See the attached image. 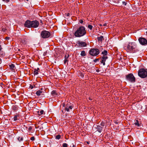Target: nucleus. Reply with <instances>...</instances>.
I'll use <instances>...</instances> for the list:
<instances>
[{
  "label": "nucleus",
  "mask_w": 147,
  "mask_h": 147,
  "mask_svg": "<svg viewBox=\"0 0 147 147\" xmlns=\"http://www.w3.org/2000/svg\"><path fill=\"white\" fill-rule=\"evenodd\" d=\"M44 93V92H42L41 91L39 90L36 92V94L37 96H40L41 95H44V94H43V93Z\"/></svg>",
  "instance_id": "obj_14"
},
{
  "label": "nucleus",
  "mask_w": 147,
  "mask_h": 147,
  "mask_svg": "<svg viewBox=\"0 0 147 147\" xmlns=\"http://www.w3.org/2000/svg\"><path fill=\"white\" fill-rule=\"evenodd\" d=\"M9 37H5V39L6 40H9Z\"/></svg>",
  "instance_id": "obj_41"
},
{
  "label": "nucleus",
  "mask_w": 147,
  "mask_h": 147,
  "mask_svg": "<svg viewBox=\"0 0 147 147\" xmlns=\"http://www.w3.org/2000/svg\"><path fill=\"white\" fill-rule=\"evenodd\" d=\"M81 55L83 57L86 56V54L84 51H81Z\"/></svg>",
  "instance_id": "obj_22"
},
{
  "label": "nucleus",
  "mask_w": 147,
  "mask_h": 147,
  "mask_svg": "<svg viewBox=\"0 0 147 147\" xmlns=\"http://www.w3.org/2000/svg\"><path fill=\"white\" fill-rule=\"evenodd\" d=\"M34 70L33 73L34 75V76L37 75L38 74V72L36 70V69H34Z\"/></svg>",
  "instance_id": "obj_21"
},
{
  "label": "nucleus",
  "mask_w": 147,
  "mask_h": 147,
  "mask_svg": "<svg viewBox=\"0 0 147 147\" xmlns=\"http://www.w3.org/2000/svg\"><path fill=\"white\" fill-rule=\"evenodd\" d=\"M3 1L8 3L9 2V0H2Z\"/></svg>",
  "instance_id": "obj_34"
},
{
  "label": "nucleus",
  "mask_w": 147,
  "mask_h": 147,
  "mask_svg": "<svg viewBox=\"0 0 147 147\" xmlns=\"http://www.w3.org/2000/svg\"><path fill=\"white\" fill-rule=\"evenodd\" d=\"M138 40L140 43L142 45H145L147 44V40L145 38L140 37Z\"/></svg>",
  "instance_id": "obj_7"
},
{
  "label": "nucleus",
  "mask_w": 147,
  "mask_h": 147,
  "mask_svg": "<svg viewBox=\"0 0 147 147\" xmlns=\"http://www.w3.org/2000/svg\"><path fill=\"white\" fill-rule=\"evenodd\" d=\"M69 15H70V13H68L67 14V16H69Z\"/></svg>",
  "instance_id": "obj_47"
},
{
  "label": "nucleus",
  "mask_w": 147,
  "mask_h": 147,
  "mask_svg": "<svg viewBox=\"0 0 147 147\" xmlns=\"http://www.w3.org/2000/svg\"><path fill=\"white\" fill-rule=\"evenodd\" d=\"M97 39L98 41L101 42H102V40L104 39L103 36H102L98 37Z\"/></svg>",
  "instance_id": "obj_20"
},
{
  "label": "nucleus",
  "mask_w": 147,
  "mask_h": 147,
  "mask_svg": "<svg viewBox=\"0 0 147 147\" xmlns=\"http://www.w3.org/2000/svg\"><path fill=\"white\" fill-rule=\"evenodd\" d=\"M9 67L12 71L13 72H15V67L14 65L13 64H11L9 65Z\"/></svg>",
  "instance_id": "obj_12"
},
{
  "label": "nucleus",
  "mask_w": 147,
  "mask_h": 147,
  "mask_svg": "<svg viewBox=\"0 0 147 147\" xmlns=\"http://www.w3.org/2000/svg\"><path fill=\"white\" fill-rule=\"evenodd\" d=\"M100 26H103V25L102 24H100Z\"/></svg>",
  "instance_id": "obj_50"
},
{
  "label": "nucleus",
  "mask_w": 147,
  "mask_h": 147,
  "mask_svg": "<svg viewBox=\"0 0 147 147\" xmlns=\"http://www.w3.org/2000/svg\"><path fill=\"white\" fill-rule=\"evenodd\" d=\"M30 88L31 89H32L33 88V86H32V85H30Z\"/></svg>",
  "instance_id": "obj_43"
},
{
  "label": "nucleus",
  "mask_w": 147,
  "mask_h": 147,
  "mask_svg": "<svg viewBox=\"0 0 147 147\" xmlns=\"http://www.w3.org/2000/svg\"><path fill=\"white\" fill-rule=\"evenodd\" d=\"M51 94L54 97H56V96L57 95V94L56 92V91L55 90H53L51 92Z\"/></svg>",
  "instance_id": "obj_15"
},
{
  "label": "nucleus",
  "mask_w": 147,
  "mask_h": 147,
  "mask_svg": "<svg viewBox=\"0 0 147 147\" xmlns=\"http://www.w3.org/2000/svg\"><path fill=\"white\" fill-rule=\"evenodd\" d=\"M51 33L48 31L43 30L41 33V35L42 38H47L51 36Z\"/></svg>",
  "instance_id": "obj_5"
},
{
  "label": "nucleus",
  "mask_w": 147,
  "mask_h": 147,
  "mask_svg": "<svg viewBox=\"0 0 147 147\" xmlns=\"http://www.w3.org/2000/svg\"><path fill=\"white\" fill-rule=\"evenodd\" d=\"M98 61V59H95L94 60V62H97Z\"/></svg>",
  "instance_id": "obj_37"
},
{
  "label": "nucleus",
  "mask_w": 147,
  "mask_h": 147,
  "mask_svg": "<svg viewBox=\"0 0 147 147\" xmlns=\"http://www.w3.org/2000/svg\"><path fill=\"white\" fill-rule=\"evenodd\" d=\"M44 111L43 110H41L40 112H38V115H42L44 113Z\"/></svg>",
  "instance_id": "obj_25"
},
{
  "label": "nucleus",
  "mask_w": 147,
  "mask_h": 147,
  "mask_svg": "<svg viewBox=\"0 0 147 147\" xmlns=\"http://www.w3.org/2000/svg\"><path fill=\"white\" fill-rule=\"evenodd\" d=\"M92 26L91 25H89L88 26V28L91 30L92 29Z\"/></svg>",
  "instance_id": "obj_29"
},
{
  "label": "nucleus",
  "mask_w": 147,
  "mask_h": 147,
  "mask_svg": "<svg viewBox=\"0 0 147 147\" xmlns=\"http://www.w3.org/2000/svg\"><path fill=\"white\" fill-rule=\"evenodd\" d=\"M21 42L23 44L25 45L26 44L27 41L24 39L22 40H21Z\"/></svg>",
  "instance_id": "obj_26"
},
{
  "label": "nucleus",
  "mask_w": 147,
  "mask_h": 147,
  "mask_svg": "<svg viewBox=\"0 0 147 147\" xmlns=\"http://www.w3.org/2000/svg\"><path fill=\"white\" fill-rule=\"evenodd\" d=\"M68 104H67V105H66V107L65 108V110L67 111L68 112L69 111V108L68 107Z\"/></svg>",
  "instance_id": "obj_27"
},
{
  "label": "nucleus",
  "mask_w": 147,
  "mask_h": 147,
  "mask_svg": "<svg viewBox=\"0 0 147 147\" xmlns=\"http://www.w3.org/2000/svg\"><path fill=\"white\" fill-rule=\"evenodd\" d=\"M32 129V127H31L30 126V127H29V128H28V130L29 131H30Z\"/></svg>",
  "instance_id": "obj_38"
},
{
  "label": "nucleus",
  "mask_w": 147,
  "mask_h": 147,
  "mask_svg": "<svg viewBox=\"0 0 147 147\" xmlns=\"http://www.w3.org/2000/svg\"><path fill=\"white\" fill-rule=\"evenodd\" d=\"M96 129H97V131L100 133L102 130V127L100 126H97Z\"/></svg>",
  "instance_id": "obj_16"
},
{
  "label": "nucleus",
  "mask_w": 147,
  "mask_h": 147,
  "mask_svg": "<svg viewBox=\"0 0 147 147\" xmlns=\"http://www.w3.org/2000/svg\"><path fill=\"white\" fill-rule=\"evenodd\" d=\"M69 57V55L68 54H66L65 56V59L68 60V58Z\"/></svg>",
  "instance_id": "obj_23"
},
{
  "label": "nucleus",
  "mask_w": 147,
  "mask_h": 147,
  "mask_svg": "<svg viewBox=\"0 0 147 147\" xmlns=\"http://www.w3.org/2000/svg\"><path fill=\"white\" fill-rule=\"evenodd\" d=\"M68 107L69 109H71L72 108V106H69Z\"/></svg>",
  "instance_id": "obj_39"
},
{
  "label": "nucleus",
  "mask_w": 147,
  "mask_h": 147,
  "mask_svg": "<svg viewBox=\"0 0 147 147\" xmlns=\"http://www.w3.org/2000/svg\"><path fill=\"white\" fill-rule=\"evenodd\" d=\"M2 47L1 45H0V50H2Z\"/></svg>",
  "instance_id": "obj_46"
},
{
  "label": "nucleus",
  "mask_w": 147,
  "mask_h": 147,
  "mask_svg": "<svg viewBox=\"0 0 147 147\" xmlns=\"http://www.w3.org/2000/svg\"><path fill=\"white\" fill-rule=\"evenodd\" d=\"M100 71V70L99 69H97L96 70V71L97 72H99Z\"/></svg>",
  "instance_id": "obj_48"
},
{
  "label": "nucleus",
  "mask_w": 147,
  "mask_h": 147,
  "mask_svg": "<svg viewBox=\"0 0 147 147\" xmlns=\"http://www.w3.org/2000/svg\"><path fill=\"white\" fill-rule=\"evenodd\" d=\"M20 116L18 115H16L14 116L13 119L14 121H16L20 119Z\"/></svg>",
  "instance_id": "obj_17"
},
{
  "label": "nucleus",
  "mask_w": 147,
  "mask_h": 147,
  "mask_svg": "<svg viewBox=\"0 0 147 147\" xmlns=\"http://www.w3.org/2000/svg\"><path fill=\"white\" fill-rule=\"evenodd\" d=\"M113 1L116 3H118L119 1L118 0H113Z\"/></svg>",
  "instance_id": "obj_35"
},
{
  "label": "nucleus",
  "mask_w": 147,
  "mask_h": 147,
  "mask_svg": "<svg viewBox=\"0 0 147 147\" xmlns=\"http://www.w3.org/2000/svg\"><path fill=\"white\" fill-rule=\"evenodd\" d=\"M18 140L19 141H22L23 140V138L22 137H18L17 138Z\"/></svg>",
  "instance_id": "obj_24"
},
{
  "label": "nucleus",
  "mask_w": 147,
  "mask_h": 147,
  "mask_svg": "<svg viewBox=\"0 0 147 147\" xmlns=\"http://www.w3.org/2000/svg\"><path fill=\"white\" fill-rule=\"evenodd\" d=\"M77 45L79 47H85L87 46V44L86 42L78 41L77 42Z\"/></svg>",
  "instance_id": "obj_8"
},
{
  "label": "nucleus",
  "mask_w": 147,
  "mask_h": 147,
  "mask_svg": "<svg viewBox=\"0 0 147 147\" xmlns=\"http://www.w3.org/2000/svg\"><path fill=\"white\" fill-rule=\"evenodd\" d=\"M100 125L102 126H104L105 125V123L103 121H102L100 123Z\"/></svg>",
  "instance_id": "obj_31"
},
{
  "label": "nucleus",
  "mask_w": 147,
  "mask_h": 147,
  "mask_svg": "<svg viewBox=\"0 0 147 147\" xmlns=\"http://www.w3.org/2000/svg\"><path fill=\"white\" fill-rule=\"evenodd\" d=\"M87 143V144H88V143H88V142Z\"/></svg>",
  "instance_id": "obj_53"
},
{
  "label": "nucleus",
  "mask_w": 147,
  "mask_h": 147,
  "mask_svg": "<svg viewBox=\"0 0 147 147\" xmlns=\"http://www.w3.org/2000/svg\"><path fill=\"white\" fill-rule=\"evenodd\" d=\"M24 26L28 28L32 27V21L28 20H27L25 23Z\"/></svg>",
  "instance_id": "obj_10"
},
{
  "label": "nucleus",
  "mask_w": 147,
  "mask_h": 147,
  "mask_svg": "<svg viewBox=\"0 0 147 147\" xmlns=\"http://www.w3.org/2000/svg\"><path fill=\"white\" fill-rule=\"evenodd\" d=\"M123 5H126L127 4V3L123 1Z\"/></svg>",
  "instance_id": "obj_36"
},
{
  "label": "nucleus",
  "mask_w": 147,
  "mask_h": 147,
  "mask_svg": "<svg viewBox=\"0 0 147 147\" xmlns=\"http://www.w3.org/2000/svg\"><path fill=\"white\" fill-rule=\"evenodd\" d=\"M39 22L36 20L32 21V27L36 28L39 25Z\"/></svg>",
  "instance_id": "obj_11"
},
{
  "label": "nucleus",
  "mask_w": 147,
  "mask_h": 147,
  "mask_svg": "<svg viewBox=\"0 0 147 147\" xmlns=\"http://www.w3.org/2000/svg\"><path fill=\"white\" fill-rule=\"evenodd\" d=\"M42 89H43V88H40V90H42Z\"/></svg>",
  "instance_id": "obj_52"
},
{
  "label": "nucleus",
  "mask_w": 147,
  "mask_h": 147,
  "mask_svg": "<svg viewBox=\"0 0 147 147\" xmlns=\"http://www.w3.org/2000/svg\"><path fill=\"white\" fill-rule=\"evenodd\" d=\"M30 140L32 141H34L35 140V138L34 136H32L30 138Z\"/></svg>",
  "instance_id": "obj_32"
},
{
  "label": "nucleus",
  "mask_w": 147,
  "mask_h": 147,
  "mask_svg": "<svg viewBox=\"0 0 147 147\" xmlns=\"http://www.w3.org/2000/svg\"><path fill=\"white\" fill-rule=\"evenodd\" d=\"M2 61V59L1 58H0V64L1 63Z\"/></svg>",
  "instance_id": "obj_45"
},
{
  "label": "nucleus",
  "mask_w": 147,
  "mask_h": 147,
  "mask_svg": "<svg viewBox=\"0 0 147 147\" xmlns=\"http://www.w3.org/2000/svg\"><path fill=\"white\" fill-rule=\"evenodd\" d=\"M86 33L84 27L81 26L75 31L74 35L77 37H80L85 35Z\"/></svg>",
  "instance_id": "obj_2"
},
{
  "label": "nucleus",
  "mask_w": 147,
  "mask_h": 147,
  "mask_svg": "<svg viewBox=\"0 0 147 147\" xmlns=\"http://www.w3.org/2000/svg\"><path fill=\"white\" fill-rule=\"evenodd\" d=\"M5 55L4 52L2 50H0V57H3L5 56Z\"/></svg>",
  "instance_id": "obj_19"
},
{
  "label": "nucleus",
  "mask_w": 147,
  "mask_h": 147,
  "mask_svg": "<svg viewBox=\"0 0 147 147\" xmlns=\"http://www.w3.org/2000/svg\"><path fill=\"white\" fill-rule=\"evenodd\" d=\"M65 105V104L64 103H63V106L64 107Z\"/></svg>",
  "instance_id": "obj_51"
},
{
  "label": "nucleus",
  "mask_w": 147,
  "mask_h": 147,
  "mask_svg": "<svg viewBox=\"0 0 147 147\" xmlns=\"http://www.w3.org/2000/svg\"><path fill=\"white\" fill-rule=\"evenodd\" d=\"M102 54L103 55L102 56H107L108 54L107 51L106 50H104L102 52Z\"/></svg>",
  "instance_id": "obj_18"
},
{
  "label": "nucleus",
  "mask_w": 147,
  "mask_h": 147,
  "mask_svg": "<svg viewBox=\"0 0 147 147\" xmlns=\"http://www.w3.org/2000/svg\"><path fill=\"white\" fill-rule=\"evenodd\" d=\"M107 25L106 23H105L104 24H103V26H106Z\"/></svg>",
  "instance_id": "obj_49"
},
{
  "label": "nucleus",
  "mask_w": 147,
  "mask_h": 147,
  "mask_svg": "<svg viewBox=\"0 0 147 147\" xmlns=\"http://www.w3.org/2000/svg\"><path fill=\"white\" fill-rule=\"evenodd\" d=\"M126 78L127 80L131 82H135V78L132 74L130 73L126 75Z\"/></svg>",
  "instance_id": "obj_6"
},
{
  "label": "nucleus",
  "mask_w": 147,
  "mask_h": 147,
  "mask_svg": "<svg viewBox=\"0 0 147 147\" xmlns=\"http://www.w3.org/2000/svg\"><path fill=\"white\" fill-rule=\"evenodd\" d=\"M71 145H72V147H76V146L73 143H72L71 144Z\"/></svg>",
  "instance_id": "obj_42"
},
{
  "label": "nucleus",
  "mask_w": 147,
  "mask_h": 147,
  "mask_svg": "<svg viewBox=\"0 0 147 147\" xmlns=\"http://www.w3.org/2000/svg\"><path fill=\"white\" fill-rule=\"evenodd\" d=\"M36 69L38 72L39 71V68H37V69Z\"/></svg>",
  "instance_id": "obj_44"
},
{
  "label": "nucleus",
  "mask_w": 147,
  "mask_h": 147,
  "mask_svg": "<svg viewBox=\"0 0 147 147\" xmlns=\"http://www.w3.org/2000/svg\"><path fill=\"white\" fill-rule=\"evenodd\" d=\"M138 75L141 78H144L147 76V71L146 69L141 68L138 72Z\"/></svg>",
  "instance_id": "obj_3"
},
{
  "label": "nucleus",
  "mask_w": 147,
  "mask_h": 147,
  "mask_svg": "<svg viewBox=\"0 0 147 147\" xmlns=\"http://www.w3.org/2000/svg\"><path fill=\"white\" fill-rule=\"evenodd\" d=\"M80 23L82 24L83 23L84 21L83 20H80Z\"/></svg>",
  "instance_id": "obj_40"
},
{
  "label": "nucleus",
  "mask_w": 147,
  "mask_h": 147,
  "mask_svg": "<svg viewBox=\"0 0 147 147\" xmlns=\"http://www.w3.org/2000/svg\"><path fill=\"white\" fill-rule=\"evenodd\" d=\"M124 48L127 52L130 53H135L139 51L136 44L134 42H129L126 44Z\"/></svg>",
  "instance_id": "obj_1"
},
{
  "label": "nucleus",
  "mask_w": 147,
  "mask_h": 147,
  "mask_svg": "<svg viewBox=\"0 0 147 147\" xmlns=\"http://www.w3.org/2000/svg\"><path fill=\"white\" fill-rule=\"evenodd\" d=\"M61 138V136L60 135H58L56 136L55 138L56 139L59 140Z\"/></svg>",
  "instance_id": "obj_28"
},
{
  "label": "nucleus",
  "mask_w": 147,
  "mask_h": 147,
  "mask_svg": "<svg viewBox=\"0 0 147 147\" xmlns=\"http://www.w3.org/2000/svg\"><path fill=\"white\" fill-rule=\"evenodd\" d=\"M135 124L138 127H140L141 126V123L140 122H139L138 120H135Z\"/></svg>",
  "instance_id": "obj_13"
},
{
  "label": "nucleus",
  "mask_w": 147,
  "mask_h": 147,
  "mask_svg": "<svg viewBox=\"0 0 147 147\" xmlns=\"http://www.w3.org/2000/svg\"><path fill=\"white\" fill-rule=\"evenodd\" d=\"M69 61V60H65L64 59V64H65L68 61Z\"/></svg>",
  "instance_id": "obj_33"
},
{
  "label": "nucleus",
  "mask_w": 147,
  "mask_h": 147,
  "mask_svg": "<svg viewBox=\"0 0 147 147\" xmlns=\"http://www.w3.org/2000/svg\"><path fill=\"white\" fill-rule=\"evenodd\" d=\"M63 147H67V144L65 143H63Z\"/></svg>",
  "instance_id": "obj_30"
},
{
  "label": "nucleus",
  "mask_w": 147,
  "mask_h": 147,
  "mask_svg": "<svg viewBox=\"0 0 147 147\" xmlns=\"http://www.w3.org/2000/svg\"><path fill=\"white\" fill-rule=\"evenodd\" d=\"M99 53V51L97 49H92L89 51V53L92 56H96L98 55Z\"/></svg>",
  "instance_id": "obj_4"
},
{
  "label": "nucleus",
  "mask_w": 147,
  "mask_h": 147,
  "mask_svg": "<svg viewBox=\"0 0 147 147\" xmlns=\"http://www.w3.org/2000/svg\"><path fill=\"white\" fill-rule=\"evenodd\" d=\"M108 59V57L107 56H102L100 58V62L103 64V65H105V62Z\"/></svg>",
  "instance_id": "obj_9"
}]
</instances>
